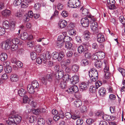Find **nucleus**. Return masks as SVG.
<instances>
[{
    "label": "nucleus",
    "instance_id": "nucleus-1",
    "mask_svg": "<svg viewBox=\"0 0 125 125\" xmlns=\"http://www.w3.org/2000/svg\"><path fill=\"white\" fill-rule=\"evenodd\" d=\"M90 22L91 23V28L94 34H97L98 32V30L97 28L98 25L95 21V19L92 16H89Z\"/></svg>",
    "mask_w": 125,
    "mask_h": 125
},
{
    "label": "nucleus",
    "instance_id": "nucleus-2",
    "mask_svg": "<svg viewBox=\"0 0 125 125\" xmlns=\"http://www.w3.org/2000/svg\"><path fill=\"white\" fill-rule=\"evenodd\" d=\"M89 73V76L92 81L93 82L96 81L98 76V73L97 70L94 68H92Z\"/></svg>",
    "mask_w": 125,
    "mask_h": 125
},
{
    "label": "nucleus",
    "instance_id": "nucleus-3",
    "mask_svg": "<svg viewBox=\"0 0 125 125\" xmlns=\"http://www.w3.org/2000/svg\"><path fill=\"white\" fill-rule=\"evenodd\" d=\"M52 58L55 60L57 59L59 61L61 60L65 56L64 52L62 51L59 53L54 52L52 54Z\"/></svg>",
    "mask_w": 125,
    "mask_h": 125
},
{
    "label": "nucleus",
    "instance_id": "nucleus-4",
    "mask_svg": "<svg viewBox=\"0 0 125 125\" xmlns=\"http://www.w3.org/2000/svg\"><path fill=\"white\" fill-rule=\"evenodd\" d=\"M68 6L70 7L76 8L80 5V2L79 0H69L68 2Z\"/></svg>",
    "mask_w": 125,
    "mask_h": 125
},
{
    "label": "nucleus",
    "instance_id": "nucleus-5",
    "mask_svg": "<svg viewBox=\"0 0 125 125\" xmlns=\"http://www.w3.org/2000/svg\"><path fill=\"white\" fill-rule=\"evenodd\" d=\"M8 119L9 120L11 121H13L15 123L18 124L21 122V118L19 115H12L10 116Z\"/></svg>",
    "mask_w": 125,
    "mask_h": 125
},
{
    "label": "nucleus",
    "instance_id": "nucleus-6",
    "mask_svg": "<svg viewBox=\"0 0 125 125\" xmlns=\"http://www.w3.org/2000/svg\"><path fill=\"white\" fill-rule=\"evenodd\" d=\"M10 41L8 39L6 42H2L1 47L2 49L4 50L9 49L11 45Z\"/></svg>",
    "mask_w": 125,
    "mask_h": 125
},
{
    "label": "nucleus",
    "instance_id": "nucleus-7",
    "mask_svg": "<svg viewBox=\"0 0 125 125\" xmlns=\"http://www.w3.org/2000/svg\"><path fill=\"white\" fill-rule=\"evenodd\" d=\"M89 16V19H88L87 18L85 17L83 18L81 20V23L82 24V26L84 27H87L89 25V21L90 22Z\"/></svg>",
    "mask_w": 125,
    "mask_h": 125
},
{
    "label": "nucleus",
    "instance_id": "nucleus-8",
    "mask_svg": "<svg viewBox=\"0 0 125 125\" xmlns=\"http://www.w3.org/2000/svg\"><path fill=\"white\" fill-rule=\"evenodd\" d=\"M63 75V73L62 70H59L58 72H56L54 75V77L56 79L60 81L62 79V78Z\"/></svg>",
    "mask_w": 125,
    "mask_h": 125
},
{
    "label": "nucleus",
    "instance_id": "nucleus-9",
    "mask_svg": "<svg viewBox=\"0 0 125 125\" xmlns=\"http://www.w3.org/2000/svg\"><path fill=\"white\" fill-rule=\"evenodd\" d=\"M79 91L78 87L76 85H74L69 88L67 91L68 93H71L72 94L76 93Z\"/></svg>",
    "mask_w": 125,
    "mask_h": 125
},
{
    "label": "nucleus",
    "instance_id": "nucleus-10",
    "mask_svg": "<svg viewBox=\"0 0 125 125\" xmlns=\"http://www.w3.org/2000/svg\"><path fill=\"white\" fill-rule=\"evenodd\" d=\"M97 41L100 43L103 42L105 40L104 36L102 34H98L97 35Z\"/></svg>",
    "mask_w": 125,
    "mask_h": 125
},
{
    "label": "nucleus",
    "instance_id": "nucleus-11",
    "mask_svg": "<svg viewBox=\"0 0 125 125\" xmlns=\"http://www.w3.org/2000/svg\"><path fill=\"white\" fill-rule=\"evenodd\" d=\"M71 80L72 84H75L79 81V77L77 75H75L72 78Z\"/></svg>",
    "mask_w": 125,
    "mask_h": 125
},
{
    "label": "nucleus",
    "instance_id": "nucleus-12",
    "mask_svg": "<svg viewBox=\"0 0 125 125\" xmlns=\"http://www.w3.org/2000/svg\"><path fill=\"white\" fill-rule=\"evenodd\" d=\"M103 62L101 61L96 60L94 62L95 66L97 68H99L102 67Z\"/></svg>",
    "mask_w": 125,
    "mask_h": 125
},
{
    "label": "nucleus",
    "instance_id": "nucleus-13",
    "mask_svg": "<svg viewBox=\"0 0 125 125\" xmlns=\"http://www.w3.org/2000/svg\"><path fill=\"white\" fill-rule=\"evenodd\" d=\"M104 63L105 65V67L104 70V73L109 72V65L106 60H104Z\"/></svg>",
    "mask_w": 125,
    "mask_h": 125
},
{
    "label": "nucleus",
    "instance_id": "nucleus-14",
    "mask_svg": "<svg viewBox=\"0 0 125 125\" xmlns=\"http://www.w3.org/2000/svg\"><path fill=\"white\" fill-rule=\"evenodd\" d=\"M98 92L100 96H103L106 94L105 89L103 87H101L99 89Z\"/></svg>",
    "mask_w": 125,
    "mask_h": 125
},
{
    "label": "nucleus",
    "instance_id": "nucleus-15",
    "mask_svg": "<svg viewBox=\"0 0 125 125\" xmlns=\"http://www.w3.org/2000/svg\"><path fill=\"white\" fill-rule=\"evenodd\" d=\"M44 55H41L40 57H38L36 60V62L39 64H41L42 61H44Z\"/></svg>",
    "mask_w": 125,
    "mask_h": 125
},
{
    "label": "nucleus",
    "instance_id": "nucleus-16",
    "mask_svg": "<svg viewBox=\"0 0 125 125\" xmlns=\"http://www.w3.org/2000/svg\"><path fill=\"white\" fill-rule=\"evenodd\" d=\"M18 76L16 74H12L10 76V79L12 82H16L18 81Z\"/></svg>",
    "mask_w": 125,
    "mask_h": 125
},
{
    "label": "nucleus",
    "instance_id": "nucleus-17",
    "mask_svg": "<svg viewBox=\"0 0 125 125\" xmlns=\"http://www.w3.org/2000/svg\"><path fill=\"white\" fill-rule=\"evenodd\" d=\"M29 3V2L28 0H23L21 3V7L23 8H26L29 6L28 3Z\"/></svg>",
    "mask_w": 125,
    "mask_h": 125
},
{
    "label": "nucleus",
    "instance_id": "nucleus-18",
    "mask_svg": "<svg viewBox=\"0 0 125 125\" xmlns=\"http://www.w3.org/2000/svg\"><path fill=\"white\" fill-rule=\"evenodd\" d=\"M34 88L31 84H29L27 87V89L28 92L31 94H33L35 91Z\"/></svg>",
    "mask_w": 125,
    "mask_h": 125
},
{
    "label": "nucleus",
    "instance_id": "nucleus-19",
    "mask_svg": "<svg viewBox=\"0 0 125 125\" xmlns=\"http://www.w3.org/2000/svg\"><path fill=\"white\" fill-rule=\"evenodd\" d=\"M11 14L10 11L9 10L5 9L2 12V15L5 17H7L9 16Z\"/></svg>",
    "mask_w": 125,
    "mask_h": 125
},
{
    "label": "nucleus",
    "instance_id": "nucleus-20",
    "mask_svg": "<svg viewBox=\"0 0 125 125\" xmlns=\"http://www.w3.org/2000/svg\"><path fill=\"white\" fill-rule=\"evenodd\" d=\"M59 23L60 27L62 28H63L65 27L67 24V21L64 20H60Z\"/></svg>",
    "mask_w": 125,
    "mask_h": 125
},
{
    "label": "nucleus",
    "instance_id": "nucleus-21",
    "mask_svg": "<svg viewBox=\"0 0 125 125\" xmlns=\"http://www.w3.org/2000/svg\"><path fill=\"white\" fill-rule=\"evenodd\" d=\"M88 87V84L84 82L82 83L80 85V88L83 90H86Z\"/></svg>",
    "mask_w": 125,
    "mask_h": 125
},
{
    "label": "nucleus",
    "instance_id": "nucleus-22",
    "mask_svg": "<svg viewBox=\"0 0 125 125\" xmlns=\"http://www.w3.org/2000/svg\"><path fill=\"white\" fill-rule=\"evenodd\" d=\"M82 102L80 100H75L74 102V106L77 107H79L81 105Z\"/></svg>",
    "mask_w": 125,
    "mask_h": 125
},
{
    "label": "nucleus",
    "instance_id": "nucleus-23",
    "mask_svg": "<svg viewBox=\"0 0 125 125\" xmlns=\"http://www.w3.org/2000/svg\"><path fill=\"white\" fill-rule=\"evenodd\" d=\"M60 83V87L62 89H65L66 87V83L65 81L63 79H62L61 80Z\"/></svg>",
    "mask_w": 125,
    "mask_h": 125
},
{
    "label": "nucleus",
    "instance_id": "nucleus-24",
    "mask_svg": "<svg viewBox=\"0 0 125 125\" xmlns=\"http://www.w3.org/2000/svg\"><path fill=\"white\" fill-rule=\"evenodd\" d=\"M7 54L5 53H2L0 55V59L2 61H4L7 59Z\"/></svg>",
    "mask_w": 125,
    "mask_h": 125
},
{
    "label": "nucleus",
    "instance_id": "nucleus-25",
    "mask_svg": "<svg viewBox=\"0 0 125 125\" xmlns=\"http://www.w3.org/2000/svg\"><path fill=\"white\" fill-rule=\"evenodd\" d=\"M31 85L35 89L38 88L39 86V84L38 82L36 80L33 81L32 82L31 84Z\"/></svg>",
    "mask_w": 125,
    "mask_h": 125
},
{
    "label": "nucleus",
    "instance_id": "nucleus-26",
    "mask_svg": "<svg viewBox=\"0 0 125 125\" xmlns=\"http://www.w3.org/2000/svg\"><path fill=\"white\" fill-rule=\"evenodd\" d=\"M79 68L78 65L77 64L73 65L72 67V70L74 72L76 73L78 71Z\"/></svg>",
    "mask_w": 125,
    "mask_h": 125
},
{
    "label": "nucleus",
    "instance_id": "nucleus-27",
    "mask_svg": "<svg viewBox=\"0 0 125 125\" xmlns=\"http://www.w3.org/2000/svg\"><path fill=\"white\" fill-rule=\"evenodd\" d=\"M26 93V91L23 89H21L18 91L19 95L21 96H23L25 95Z\"/></svg>",
    "mask_w": 125,
    "mask_h": 125
},
{
    "label": "nucleus",
    "instance_id": "nucleus-28",
    "mask_svg": "<svg viewBox=\"0 0 125 125\" xmlns=\"http://www.w3.org/2000/svg\"><path fill=\"white\" fill-rule=\"evenodd\" d=\"M81 63L82 66H85L88 64H89L88 61L86 59H83L81 61Z\"/></svg>",
    "mask_w": 125,
    "mask_h": 125
},
{
    "label": "nucleus",
    "instance_id": "nucleus-29",
    "mask_svg": "<svg viewBox=\"0 0 125 125\" xmlns=\"http://www.w3.org/2000/svg\"><path fill=\"white\" fill-rule=\"evenodd\" d=\"M51 53L48 51L46 52V54H43L44 55V59L45 60L46 59H49L51 58Z\"/></svg>",
    "mask_w": 125,
    "mask_h": 125
},
{
    "label": "nucleus",
    "instance_id": "nucleus-30",
    "mask_svg": "<svg viewBox=\"0 0 125 125\" xmlns=\"http://www.w3.org/2000/svg\"><path fill=\"white\" fill-rule=\"evenodd\" d=\"M68 33L72 36H74L76 33V32L73 29H70L68 31Z\"/></svg>",
    "mask_w": 125,
    "mask_h": 125
},
{
    "label": "nucleus",
    "instance_id": "nucleus-31",
    "mask_svg": "<svg viewBox=\"0 0 125 125\" xmlns=\"http://www.w3.org/2000/svg\"><path fill=\"white\" fill-rule=\"evenodd\" d=\"M28 36V34L27 33L25 32L21 35V38L22 40H26Z\"/></svg>",
    "mask_w": 125,
    "mask_h": 125
},
{
    "label": "nucleus",
    "instance_id": "nucleus-32",
    "mask_svg": "<svg viewBox=\"0 0 125 125\" xmlns=\"http://www.w3.org/2000/svg\"><path fill=\"white\" fill-rule=\"evenodd\" d=\"M78 51L79 53H81L85 52V50L83 46L81 45L78 47Z\"/></svg>",
    "mask_w": 125,
    "mask_h": 125
},
{
    "label": "nucleus",
    "instance_id": "nucleus-33",
    "mask_svg": "<svg viewBox=\"0 0 125 125\" xmlns=\"http://www.w3.org/2000/svg\"><path fill=\"white\" fill-rule=\"evenodd\" d=\"M3 27L5 29H8L10 27L9 22L7 21H3Z\"/></svg>",
    "mask_w": 125,
    "mask_h": 125
},
{
    "label": "nucleus",
    "instance_id": "nucleus-34",
    "mask_svg": "<svg viewBox=\"0 0 125 125\" xmlns=\"http://www.w3.org/2000/svg\"><path fill=\"white\" fill-rule=\"evenodd\" d=\"M10 41H11L10 42L11 45L12 44H17L19 42V40L17 38L13 39L12 40L11 39H9Z\"/></svg>",
    "mask_w": 125,
    "mask_h": 125
},
{
    "label": "nucleus",
    "instance_id": "nucleus-35",
    "mask_svg": "<svg viewBox=\"0 0 125 125\" xmlns=\"http://www.w3.org/2000/svg\"><path fill=\"white\" fill-rule=\"evenodd\" d=\"M91 33L88 31H86L84 32V38L86 40L89 39L90 37Z\"/></svg>",
    "mask_w": 125,
    "mask_h": 125
},
{
    "label": "nucleus",
    "instance_id": "nucleus-36",
    "mask_svg": "<svg viewBox=\"0 0 125 125\" xmlns=\"http://www.w3.org/2000/svg\"><path fill=\"white\" fill-rule=\"evenodd\" d=\"M37 123L39 125H43L45 123V120L42 118H39L38 119Z\"/></svg>",
    "mask_w": 125,
    "mask_h": 125
},
{
    "label": "nucleus",
    "instance_id": "nucleus-37",
    "mask_svg": "<svg viewBox=\"0 0 125 125\" xmlns=\"http://www.w3.org/2000/svg\"><path fill=\"white\" fill-rule=\"evenodd\" d=\"M28 120L30 123H32L36 121V118L35 116H31L29 118Z\"/></svg>",
    "mask_w": 125,
    "mask_h": 125
},
{
    "label": "nucleus",
    "instance_id": "nucleus-38",
    "mask_svg": "<svg viewBox=\"0 0 125 125\" xmlns=\"http://www.w3.org/2000/svg\"><path fill=\"white\" fill-rule=\"evenodd\" d=\"M111 117V116L107 115H103L102 116V118L104 120L107 121L110 120Z\"/></svg>",
    "mask_w": 125,
    "mask_h": 125
},
{
    "label": "nucleus",
    "instance_id": "nucleus-39",
    "mask_svg": "<svg viewBox=\"0 0 125 125\" xmlns=\"http://www.w3.org/2000/svg\"><path fill=\"white\" fill-rule=\"evenodd\" d=\"M106 5L108 8L110 10H114L116 8V7L115 6L114 4H106Z\"/></svg>",
    "mask_w": 125,
    "mask_h": 125
},
{
    "label": "nucleus",
    "instance_id": "nucleus-40",
    "mask_svg": "<svg viewBox=\"0 0 125 125\" xmlns=\"http://www.w3.org/2000/svg\"><path fill=\"white\" fill-rule=\"evenodd\" d=\"M30 100V99H29L27 95H25L23 96V102L25 104L29 103Z\"/></svg>",
    "mask_w": 125,
    "mask_h": 125
},
{
    "label": "nucleus",
    "instance_id": "nucleus-41",
    "mask_svg": "<svg viewBox=\"0 0 125 125\" xmlns=\"http://www.w3.org/2000/svg\"><path fill=\"white\" fill-rule=\"evenodd\" d=\"M118 70L121 73L123 76H125V69L119 67L118 68Z\"/></svg>",
    "mask_w": 125,
    "mask_h": 125
},
{
    "label": "nucleus",
    "instance_id": "nucleus-42",
    "mask_svg": "<svg viewBox=\"0 0 125 125\" xmlns=\"http://www.w3.org/2000/svg\"><path fill=\"white\" fill-rule=\"evenodd\" d=\"M4 70L5 72L6 73H9L11 72L12 70V68L10 66H8L6 67L5 68Z\"/></svg>",
    "mask_w": 125,
    "mask_h": 125
},
{
    "label": "nucleus",
    "instance_id": "nucleus-43",
    "mask_svg": "<svg viewBox=\"0 0 125 125\" xmlns=\"http://www.w3.org/2000/svg\"><path fill=\"white\" fill-rule=\"evenodd\" d=\"M21 0H15L13 2V4L15 6L20 5L21 3Z\"/></svg>",
    "mask_w": 125,
    "mask_h": 125
},
{
    "label": "nucleus",
    "instance_id": "nucleus-44",
    "mask_svg": "<svg viewBox=\"0 0 125 125\" xmlns=\"http://www.w3.org/2000/svg\"><path fill=\"white\" fill-rule=\"evenodd\" d=\"M63 42L58 41L57 42L56 45L59 48H61L63 46Z\"/></svg>",
    "mask_w": 125,
    "mask_h": 125
},
{
    "label": "nucleus",
    "instance_id": "nucleus-45",
    "mask_svg": "<svg viewBox=\"0 0 125 125\" xmlns=\"http://www.w3.org/2000/svg\"><path fill=\"white\" fill-rule=\"evenodd\" d=\"M18 46L17 45L13 44L11 45V49L13 51H14L17 50L18 48Z\"/></svg>",
    "mask_w": 125,
    "mask_h": 125
},
{
    "label": "nucleus",
    "instance_id": "nucleus-46",
    "mask_svg": "<svg viewBox=\"0 0 125 125\" xmlns=\"http://www.w3.org/2000/svg\"><path fill=\"white\" fill-rule=\"evenodd\" d=\"M31 56L32 60H34L36 59L37 54L35 52H33L31 53Z\"/></svg>",
    "mask_w": 125,
    "mask_h": 125
},
{
    "label": "nucleus",
    "instance_id": "nucleus-47",
    "mask_svg": "<svg viewBox=\"0 0 125 125\" xmlns=\"http://www.w3.org/2000/svg\"><path fill=\"white\" fill-rule=\"evenodd\" d=\"M80 11H82V14L85 15H87L88 12V10L87 9H83V8H82L80 9Z\"/></svg>",
    "mask_w": 125,
    "mask_h": 125
},
{
    "label": "nucleus",
    "instance_id": "nucleus-48",
    "mask_svg": "<svg viewBox=\"0 0 125 125\" xmlns=\"http://www.w3.org/2000/svg\"><path fill=\"white\" fill-rule=\"evenodd\" d=\"M32 112L35 115H39L40 113V109L37 108L33 110Z\"/></svg>",
    "mask_w": 125,
    "mask_h": 125
},
{
    "label": "nucleus",
    "instance_id": "nucleus-49",
    "mask_svg": "<svg viewBox=\"0 0 125 125\" xmlns=\"http://www.w3.org/2000/svg\"><path fill=\"white\" fill-rule=\"evenodd\" d=\"M71 40V38L70 37L67 36H64L63 40L64 41V42H69Z\"/></svg>",
    "mask_w": 125,
    "mask_h": 125
},
{
    "label": "nucleus",
    "instance_id": "nucleus-50",
    "mask_svg": "<svg viewBox=\"0 0 125 125\" xmlns=\"http://www.w3.org/2000/svg\"><path fill=\"white\" fill-rule=\"evenodd\" d=\"M97 52L93 54L91 56L93 60H98L97 59L98 58V56L97 55Z\"/></svg>",
    "mask_w": 125,
    "mask_h": 125
},
{
    "label": "nucleus",
    "instance_id": "nucleus-51",
    "mask_svg": "<svg viewBox=\"0 0 125 125\" xmlns=\"http://www.w3.org/2000/svg\"><path fill=\"white\" fill-rule=\"evenodd\" d=\"M120 22L123 24H125V19L123 16H120L119 18Z\"/></svg>",
    "mask_w": 125,
    "mask_h": 125
},
{
    "label": "nucleus",
    "instance_id": "nucleus-52",
    "mask_svg": "<svg viewBox=\"0 0 125 125\" xmlns=\"http://www.w3.org/2000/svg\"><path fill=\"white\" fill-rule=\"evenodd\" d=\"M65 48L67 49H70L72 47V44L70 42L66 43L65 44Z\"/></svg>",
    "mask_w": 125,
    "mask_h": 125
},
{
    "label": "nucleus",
    "instance_id": "nucleus-53",
    "mask_svg": "<svg viewBox=\"0 0 125 125\" xmlns=\"http://www.w3.org/2000/svg\"><path fill=\"white\" fill-rule=\"evenodd\" d=\"M10 62L9 61H5L3 62V66L5 68L6 67L8 66H10Z\"/></svg>",
    "mask_w": 125,
    "mask_h": 125
},
{
    "label": "nucleus",
    "instance_id": "nucleus-54",
    "mask_svg": "<svg viewBox=\"0 0 125 125\" xmlns=\"http://www.w3.org/2000/svg\"><path fill=\"white\" fill-rule=\"evenodd\" d=\"M5 32V29L2 27L0 26V35L4 34Z\"/></svg>",
    "mask_w": 125,
    "mask_h": 125
},
{
    "label": "nucleus",
    "instance_id": "nucleus-55",
    "mask_svg": "<svg viewBox=\"0 0 125 125\" xmlns=\"http://www.w3.org/2000/svg\"><path fill=\"white\" fill-rule=\"evenodd\" d=\"M94 122L93 119L91 118L87 119L86 121V123L89 125H91Z\"/></svg>",
    "mask_w": 125,
    "mask_h": 125
},
{
    "label": "nucleus",
    "instance_id": "nucleus-56",
    "mask_svg": "<svg viewBox=\"0 0 125 125\" xmlns=\"http://www.w3.org/2000/svg\"><path fill=\"white\" fill-rule=\"evenodd\" d=\"M87 108L86 106L83 105L82 106L81 109V111L82 113H83L87 112Z\"/></svg>",
    "mask_w": 125,
    "mask_h": 125
},
{
    "label": "nucleus",
    "instance_id": "nucleus-57",
    "mask_svg": "<svg viewBox=\"0 0 125 125\" xmlns=\"http://www.w3.org/2000/svg\"><path fill=\"white\" fill-rule=\"evenodd\" d=\"M27 45L28 46L32 47H33L34 45V43L33 42H31L30 41L27 43Z\"/></svg>",
    "mask_w": 125,
    "mask_h": 125
},
{
    "label": "nucleus",
    "instance_id": "nucleus-58",
    "mask_svg": "<svg viewBox=\"0 0 125 125\" xmlns=\"http://www.w3.org/2000/svg\"><path fill=\"white\" fill-rule=\"evenodd\" d=\"M102 82L101 81H98L95 83V86L96 88H98L102 84Z\"/></svg>",
    "mask_w": 125,
    "mask_h": 125
},
{
    "label": "nucleus",
    "instance_id": "nucleus-59",
    "mask_svg": "<svg viewBox=\"0 0 125 125\" xmlns=\"http://www.w3.org/2000/svg\"><path fill=\"white\" fill-rule=\"evenodd\" d=\"M96 91V89L95 87L93 86H90L89 88V91L91 93H95Z\"/></svg>",
    "mask_w": 125,
    "mask_h": 125
},
{
    "label": "nucleus",
    "instance_id": "nucleus-60",
    "mask_svg": "<svg viewBox=\"0 0 125 125\" xmlns=\"http://www.w3.org/2000/svg\"><path fill=\"white\" fill-rule=\"evenodd\" d=\"M83 123V121L82 119H78L76 122L77 125H81Z\"/></svg>",
    "mask_w": 125,
    "mask_h": 125
},
{
    "label": "nucleus",
    "instance_id": "nucleus-61",
    "mask_svg": "<svg viewBox=\"0 0 125 125\" xmlns=\"http://www.w3.org/2000/svg\"><path fill=\"white\" fill-rule=\"evenodd\" d=\"M5 123H6L8 125H13L15 122L13 121H11L10 120H5Z\"/></svg>",
    "mask_w": 125,
    "mask_h": 125
},
{
    "label": "nucleus",
    "instance_id": "nucleus-62",
    "mask_svg": "<svg viewBox=\"0 0 125 125\" xmlns=\"http://www.w3.org/2000/svg\"><path fill=\"white\" fill-rule=\"evenodd\" d=\"M46 80L49 82H51L52 80V79L51 77L50 76L49 74H47L45 77Z\"/></svg>",
    "mask_w": 125,
    "mask_h": 125
},
{
    "label": "nucleus",
    "instance_id": "nucleus-63",
    "mask_svg": "<svg viewBox=\"0 0 125 125\" xmlns=\"http://www.w3.org/2000/svg\"><path fill=\"white\" fill-rule=\"evenodd\" d=\"M57 7L59 10L62 9L63 8V5L60 3H59L57 5Z\"/></svg>",
    "mask_w": 125,
    "mask_h": 125
},
{
    "label": "nucleus",
    "instance_id": "nucleus-64",
    "mask_svg": "<svg viewBox=\"0 0 125 125\" xmlns=\"http://www.w3.org/2000/svg\"><path fill=\"white\" fill-rule=\"evenodd\" d=\"M15 64L19 68L22 67L23 65L22 62L19 61H18Z\"/></svg>",
    "mask_w": 125,
    "mask_h": 125
}]
</instances>
